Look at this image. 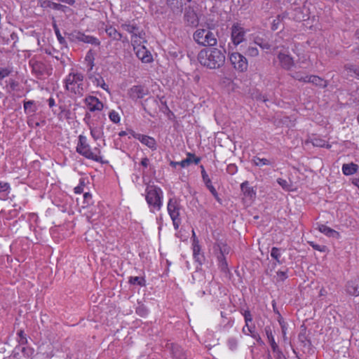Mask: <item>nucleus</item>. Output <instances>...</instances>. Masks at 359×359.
Instances as JSON below:
<instances>
[{"label":"nucleus","mask_w":359,"mask_h":359,"mask_svg":"<svg viewBox=\"0 0 359 359\" xmlns=\"http://www.w3.org/2000/svg\"><path fill=\"white\" fill-rule=\"evenodd\" d=\"M198 62L209 69H217L224 66L226 60L225 49L215 46L201 49L197 55Z\"/></svg>","instance_id":"obj_1"},{"label":"nucleus","mask_w":359,"mask_h":359,"mask_svg":"<svg viewBox=\"0 0 359 359\" xmlns=\"http://www.w3.org/2000/svg\"><path fill=\"white\" fill-rule=\"evenodd\" d=\"M76 151L87 159L97 163H103L100 148L99 147L92 148L88 143L87 137L84 135L81 134L79 135Z\"/></svg>","instance_id":"obj_2"},{"label":"nucleus","mask_w":359,"mask_h":359,"mask_svg":"<svg viewBox=\"0 0 359 359\" xmlns=\"http://www.w3.org/2000/svg\"><path fill=\"white\" fill-rule=\"evenodd\" d=\"M145 200L151 212L160 211L163 207V191L155 184H148L145 189Z\"/></svg>","instance_id":"obj_3"},{"label":"nucleus","mask_w":359,"mask_h":359,"mask_svg":"<svg viewBox=\"0 0 359 359\" xmlns=\"http://www.w3.org/2000/svg\"><path fill=\"white\" fill-rule=\"evenodd\" d=\"M66 90L77 95H82L83 93V75L79 72L69 73L65 80Z\"/></svg>","instance_id":"obj_4"},{"label":"nucleus","mask_w":359,"mask_h":359,"mask_svg":"<svg viewBox=\"0 0 359 359\" xmlns=\"http://www.w3.org/2000/svg\"><path fill=\"white\" fill-rule=\"evenodd\" d=\"M193 36L198 45L205 48L216 46L217 44L216 35L209 29H198Z\"/></svg>","instance_id":"obj_5"},{"label":"nucleus","mask_w":359,"mask_h":359,"mask_svg":"<svg viewBox=\"0 0 359 359\" xmlns=\"http://www.w3.org/2000/svg\"><path fill=\"white\" fill-rule=\"evenodd\" d=\"M229 61L233 68L239 73L247 72L248 61L245 56L238 52H233L229 55Z\"/></svg>","instance_id":"obj_6"},{"label":"nucleus","mask_w":359,"mask_h":359,"mask_svg":"<svg viewBox=\"0 0 359 359\" xmlns=\"http://www.w3.org/2000/svg\"><path fill=\"white\" fill-rule=\"evenodd\" d=\"M231 41L234 46H238L245 41L247 29L239 22H234L231 27Z\"/></svg>","instance_id":"obj_7"},{"label":"nucleus","mask_w":359,"mask_h":359,"mask_svg":"<svg viewBox=\"0 0 359 359\" xmlns=\"http://www.w3.org/2000/svg\"><path fill=\"white\" fill-rule=\"evenodd\" d=\"M83 102L88 109V113L101 111L104 109V104L97 97L88 95L85 97Z\"/></svg>","instance_id":"obj_8"},{"label":"nucleus","mask_w":359,"mask_h":359,"mask_svg":"<svg viewBox=\"0 0 359 359\" xmlns=\"http://www.w3.org/2000/svg\"><path fill=\"white\" fill-rule=\"evenodd\" d=\"M137 57L144 63L153 62V56L144 45H137L133 47Z\"/></svg>","instance_id":"obj_9"},{"label":"nucleus","mask_w":359,"mask_h":359,"mask_svg":"<svg viewBox=\"0 0 359 359\" xmlns=\"http://www.w3.org/2000/svg\"><path fill=\"white\" fill-rule=\"evenodd\" d=\"M90 114L86 112L85 114V117L83 118V121L88 126L91 137L95 140H99L102 136V128L95 126L94 123H93L90 121Z\"/></svg>","instance_id":"obj_10"},{"label":"nucleus","mask_w":359,"mask_h":359,"mask_svg":"<svg viewBox=\"0 0 359 359\" xmlns=\"http://www.w3.org/2000/svg\"><path fill=\"white\" fill-rule=\"evenodd\" d=\"M201 177H202L203 181L205 187L210 191V193L212 194V196L215 197V198L219 203H221V199L218 195V193H217L216 189L212 185V181L210 180V178L209 177L208 173L206 172L203 165H201Z\"/></svg>","instance_id":"obj_11"},{"label":"nucleus","mask_w":359,"mask_h":359,"mask_svg":"<svg viewBox=\"0 0 359 359\" xmlns=\"http://www.w3.org/2000/svg\"><path fill=\"white\" fill-rule=\"evenodd\" d=\"M149 91L141 85L132 86L128 91V95L132 100H138L143 98L148 94Z\"/></svg>","instance_id":"obj_12"},{"label":"nucleus","mask_w":359,"mask_h":359,"mask_svg":"<svg viewBox=\"0 0 359 359\" xmlns=\"http://www.w3.org/2000/svg\"><path fill=\"white\" fill-rule=\"evenodd\" d=\"M74 36L79 41H81L86 43H90L95 46H100V41L97 38L93 36L86 35L81 32H76L74 34Z\"/></svg>","instance_id":"obj_13"},{"label":"nucleus","mask_w":359,"mask_h":359,"mask_svg":"<svg viewBox=\"0 0 359 359\" xmlns=\"http://www.w3.org/2000/svg\"><path fill=\"white\" fill-rule=\"evenodd\" d=\"M278 59L280 66L285 69L290 70L294 65L293 58L287 53L282 52L279 53L278 55Z\"/></svg>","instance_id":"obj_14"},{"label":"nucleus","mask_w":359,"mask_h":359,"mask_svg":"<svg viewBox=\"0 0 359 359\" xmlns=\"http://www.w3.org/2000/svg\"><path fill=\"white\" fill-rule=\"evenodd\" d=\"M167 210L170 217L180 216V205L176 198L169 199Z\"/></svg>","instance_id":"obj_15"},{"label":"nucleus","mask_w":359,"mask_h":359,"mask_svg":"<svg viewBox=\"0 0 359 359\" xmlns=\"http://www.w3.org/2000/svg\"><path fill=\"white\" fill-rule=\"evenodd\" d=\"M346 291L351 296H359V278L348 281L346 285Z\"/></svg>","instance_id":"obj_16"},{"label":"nucleus","mask_w":359,"mask_h":359,"mask_svg":"<svg viewBox=\"0 0 359 359\" xmlns=\"http://www.w3.org/2000/svg\"><path fill=\"white\" fill-rule=\"evenodd\" d=\"M306 83H311L316 87L325 88L328 86V81L316 75H309Z\"/></svg>","instance_id":"obj_17"},{"label":"nucleus","mask_w":359,"mask_h":359,"mask_svg":"<svg viewBox=\"0 0 359 359\" xmlns=\"http://www.w3.org/2000/svg\"><path fill=\"white\" fill-rule=\"evenodd\" d=\"M318 230L329 238L339 239L341 237L339 232L326 226L325 224H319L318 226Z\"/></svg>","instance_id":"obj_18"},{"label":"nucleus","mask_w":359,"mask_h":359,"mask_svg":"<svg viewBox=\"0 0 359 359\" xmlns=\"http://www.w3.org/2000/svg\"><path fill=\"white\" fill-rule=\"evenodd\" d=\"M230 247L224 242H217L214 245V250L216 255L226 257L230 252Z\"/></svg>","instance_id":"obj_19"},{"label":"nucleus","mask_w":359,"mask_h":359,"mask_svg":"<svg viewBox=\"0 0 359 359\" xmlns=\"http://www.w3.org/2000/svg\"><path fill=\"white\" fill-rule=\"evenodd\" d=\"M139 141L142 144L147 146L148 148H149L152 151H154L157 149L156 141L152 137L142 134L141 136L139 137Z\"/></svg>","instance_id":"obj_20"},{"label":"nucleus","mask_w":359,"mask_h":359,"mask_svg":"<svg viewBox=\"0 0 359 359\" xmlns=\"http://www.w3.org/2000/svg\"><path fill=\"white\" fill-rule=\"evenodd\" d=\"M192 250L194 260L198 262L200 264H202L203 262L204 261V255L201 252V247L200 243L197 244V242H196L195 244H192Z\"/></svg>","instance_id":"obj_21"},{"label":"nucleus","mask_w":359,"mask_h":359,"mask_svg":"<svg viewBox=\"0 0 359 359\" xmlns=\"http://www.w3.org/2000/svg\"><path fill=\"white\" fill-rule=\"evenodd\" d=\"M171 353L172 359H187V355L184 351L177 344H171Z\"/></svg>","instance_id":"obj_22"},{"label":"nucleus","mask_w":359,"mask_h":359,"mask_svg":"<svg viewBox=\"0 0 359 359\" xmlns=\"http://www.w3.org/2000/svg\"><path fill=\"white\" fill-rule=\"evenodd\" d=\"M358 168V165L354 163H350L343 164L341 170L344 175L348 176L356 173Z\"/></svg>","instance_id":"obj_23"},{"label":"nucleus","mask_w":359,"mask_h":359,"mask_svg":"<svg viewBox=\"0 0 359 359\" xmlns=\"http://www.w3.org/2000/svg\"><path fill=\"white\" fill-rule=\"evenodd\" d=\"M2 86L6 93L11 94L12 92L17 90L19 86V82L14 79L10 78L5 81V85Z\"/></svg>","instance_id":"obj_24"},{"label":"nucleus","mask_w":359,"mask_h":359,"mask_svg":"<svg viewBox=\"0 0 359 359\" xmlns=\"http://www.w3.org/2000/svg\"><path fill=\"white\" fill-rule=\"evenodd\" d=\"M264 330L272 351L273 352H277L278 351V346L275 341V338L271 327L267 326Z\"/></svg>","instance_id":"obj_25"},{"label":"nucleus","mask_w":359,"mask_h":359,"mask_svg":"<svg viewBox=\"0 0 359 359\" xmlns=\"http://www.w3.org/2000/svg\"><path fill=\"white\" fill-rule=\"evenodd\" d=\"M310 142L314 147H323L327 149H330L332 147V145L328 142L318 136L312 137L310 140Z\"/></svg>","instance_id":"obj_26"},{"label":"nucleus","mask_w":359,"mask_h":359,"mask_svg":"<svg viewBox=\"0 0 359 359\" xmlns=\"http://www.w3.org/2000/svg\"><path fill=\"white\" fill-rule=\"evenodd\" d=\"M131 41L133 47H135V46L142 45L146 42V40L144 39V33L143 32L137 31L132 35Z\"/></svg>","instance_id":"obj_27"},{"label":"nucleus","mask_w":359,"mask_h":359,"mask_svg":"<svg viewBox=\"0 0 359 359\" xmlns=\"http://www.w3.org/2000/svg\"><path fill=\"white\" fill-rule=\"evenodd\" d=\"M107 34L109 37L116 41H120L122 39V34L118 32L116 28L112 26H109L105 29Z\"/></svg>","instance_id":"obj_28"},{"label":"nucleus","mask_w":359,"mask_h":359,"mask_svg":"<svg viewBox=\"0 0 359 359\" xmlns=\"http://www.w3.org/2000/svg\"><path fill=\"white\" fill-rule=\"evenodd\" d=\"M241 189L243 194L250 198H252L256 194L253 188L249 186L248 181H245L241 184Z\"/></svg>","instance_id":"obj_29"},{"label":"nucleus","mask_w":359,"mask_h":359,"mask_svg":"<svg viewBox=\"0 0 359 359\" xmlns=\"http://www.w3.org/2000/svg\"><path fill=\"white\" fill-rule=\"evenodd\" d=\"M13 72V69L12 67H0V86H3L4 79L9 77Z\"/></svg>","instance_id":"obj_30"},{"label":"nucleus","mask_w":359,"mask_h":359,"mask_svg":"<svg viewBox=\"0 0 359 359\" xmlns=\"http://www.w3.org/2000/svg\"><path fill=\"white\" fill-rule=\"evenodd\" d=\"M23 107L26 114L35 113L37 110V107L33 100L24 101Z\"/></svg>","instance_id":"obj_31"},{"label":"nucleus","mask_w":359,"mask_h":359,"mask_svg":"<svg viewBox=\"0 0 359 359\" xmlns=\"http://www.w3.org/2000/svg\"><path fill=\"white\" fill-rule=\"evenodd\" d=\"M94 60H95V53L92 50H90L87 52L85 57V62L86 63L87 67L90 70H92L94 67Z\"/></svg>","instance_id":"obj_32"},{"label":"nucleus","mask_w":359,"mask_h":359,"mask_svg":"<svg viewBox=\"0 0 359 359\" xmlns=\"http://www.w3.org/2000/svg\"><path fill=\"white\" fill-rule=\"evenodd\" d=\"M217 259L220 270L224 273H226L229 271V269L226 257L222 255H217Z\"/></svg>","instance_id":"obj_33"},{"label":"nucleus","mask_w":359,"mask_h":359,"mask_svg":"<svg viewBox=\"0 0 359 359\" xmlns=\"http://www.w3.org/2000/svg\"><path fill=\"white\" fill-rule=\"evenodd\" d=\"M108 116H109V120L112 123H114L115 124H118L121 122V116H120L119 113L118 111H116V110L112 109V110L109 111Z\"/></svg>","instance_id":"obj_34"},{"label":"nucleus","mask_w":359,"mask_h":359,"mask_svg":"<svg viewBox=\"0 0 359 359\" xmlns=\"http://www.w3.org/2000/svg\"><path fill=\"white\" fill-rule=\"evenodd\" d=\"M253 163L257 166H262V165H269L271 164L269 160L264 158H259L257 156H255L252 159Z\"/></svg>","instance_id":"obj_35"},{"label":"nucleus","mask_w":359,"mask_h":359,"mask_svg":"<svg viewBox=\"0 0 359 359\" xmlns=\"http://www.w3.org/2000/svg\"><path fill=\"white\" fill-rule=\"evenodd\" d=\"M93 82L96 86H100L107 93H109V86L105 83L102 77L96 78Z\"/></svg>","instance_id":"obj_36"},{"label":"nucleus","mask_w":359,"mask_h":359,"mask_svg":"<svg viewBox=\"0 0 359 359\" xmlns=\"http://www.w3.org/2000/svg\"><path fill=\"white\" fill-rule=\"evenodd\" d=\"M345 69L349 72L353 73L357 79H359V67L354 65H346L344 66Z\"/></svg>","instance_id":"obj_37"},{"label":"nucleus","mask_w":359,"mask_h":359,"mask_svg":"<svg viewBox=\"0 0 359 359\" xmlns=\"http://www.w3.org/2000/svg\"><path fill=\"white\" fill-rule=\"evenodd\" d=\"M220 83L224 87H231V89H234L235 83L233 81V79L230 77L224 76L221 79Z\"/></svg>","instance_id":"obj_38"},{"label":"nucleus","mask_w":359,"mask_h":359,"mask_svg":"<svg viewBox=\"0 0 359 359\" xmlns=\"http://www.w3.org/2000/svg\"><path fill=\"white\" fill-rule=\"evenodd\" d=\"M129 283L132 285H138L140 286L145 285V280L144 278L138 276H131L129 278Z\"/></svg>","instance_id":"obj_39"},{"label":"nucleus","mask_w":359,"mask_h":359,"mask_svg":"<svg viewBox=\"0 0 359 359\" xmlns=\"http://www.w3.org/2000/svg\"><path fill=\"white\" fill-rule=\"evenodd\" d=\"M86 186V179L85 178H81L79 180V184L74 187V191L76 194H80L83 192L84 187Z\"/></svg>","instance_id":"obj_40"},{"label":"nucleus","mask_w":359,"mask_h":359,"mask_svg":"<svg viewBox=\"0 0 359 359\" xmlns=\"http://www.w3.org/2000/svg\"><path fill=\"white\" fill-rule=\"evenodd\" d=\"M271 256L278 263L280 264V258L281 257L280 250L276 247H273L271 251Z\"/></svg>","instance_id":"obj_41"},{"label":"nucleus","mask_w":359,"mask_h":359,"mask_svg":"<svg viewBox=\"0 0 359 359\" xmlns=\"http://www.w3.org/2000/svg\"><path fill=\"white\" fill-rule=\"evenodd\" d=\"M254 43L262 49L268 50L270 48V45L267 42L264 41L260 37H255L254 39Z\"/></svg>","instance_id":"obj_42"},{"label":"nucleus","mask_w":359,"mask_h":359,"mask_svg":"<svg viewBox=\"0 0 359 359\" xmlns=\"http://www.w3.org/2000/svg\"><path fill=\"white\" fill-rule=\"evenodd\" d=\"M259 53V52L258 48L255 46H250L245 51L246 55H248L249 57H252L258 56Z\"/></svg>","instance_id":"obj_43"},{"label":"nucleus","mask_w":359,"mask_h":359,"mask_svg":"<svg viewBox=\"0 0 359 359\" xmlns=\"http://www.w3.org/2000/svg\"><path fill=\"white\" fill-rule=\"evenodd\" d=\"M122 27L124 30L131 34L132 35L138 31V27L135 25L125 24L122 25Z\"/></svg>","instance_id":"obj_44"},{"label":"nucleus","mask_w":359,"mask_h":359,"mask_svg":"<svg viewBox=\"0 0 359 359\" xmlns=\"http://www.w3.org/2000/svg\"><path fill=\"white\" fill-rule=\"evenodd\" d=\"M170 165L173 168H175L177 165H180L182 168H185L190 165V161L189 159H184L180 162L170 161Z\"/></svg>","instance_id":"obj_45"},{"label":"nucleus","mask_w":359,"mask_h":359,"mask_svg":"<svg viewBox=\"0 0 359 359\" xmlns=\"http://www.w3.org/2000/svg\"><path fill=\"white\" fill-rule=\"evenodd\" d=\"M11 191V185L8 182L0 181V193L9 194Z\"/></svg>","instance_id":"obj_46"},{"label":"nucleus","mask_w":359,"mask_h":359,"mask_svg":"<svg viewBox=\"0 0 359 359\" xmlns=\"http://www.w3.org/2000/svg\"><path fill=\"white\" fill-rule=\"evenodd\" d=\"M187 158L186 159H189L190 161V164L191 163H194V164L196 165H198L200 161H201V158L200 157H198L196 156L194 154H192V153H190V152H188L187 154Z\"/></svg>","instance_id":"obj_47"},{"label":"nucleus","mask_w":359,"mask_h":359,"mask_svg":"<svg viewBox=\"0 0 359 359\" xmlns=\"http://www.w3.org/2000/svg\"><path fill=\"white\" fill-rule=\"evenodd\" d=\"M254 332H255V327L252 325H250L249 323L248 324L245 323V325L243 328V332L245 334L251 335L252 337H254V335L252 334Z\"/></svg>","instance_id":"obj_48"},{"label":"nucleus","mask_w":359,"mask_h":359,"mask_svg":"<svg viewBox=\"0 0 359 359\" xmlns=\"http://www.w3.org/2000/svg\"><path fill=\"white\" fill-rule=\"evenodd\" d=\"M227 346L231 351H234L238 347V341L235 338H230L227 341Z\"/></svg>","instance_id":"obj_49"},{"label":"nucleus","mask_w":359,"mask_h":359,"mask_svg":"<svg viewBox=\"0 0 359 359\" xmlns=\"http://www.w3.org/2000/svg\"><path fill=\"white\" fill-rule=\"evenodd\" d=\"M309 75L304 76L301 72H295L292 75V76L299 81L306 83V80Z\"/></svg>","instance_id":"obj_50"},{"label":"nucleus","mask_w":359,"mask_h":359,"mask_svg":"<svg viewBox=\"0 0 359 359\" xmlns=\"http://www.w3.org/2000/svg\"><path fill=\"white\" fill-rule=\"evenodd\" d=\"M309 244L316 250L321 252H325L327 247L325 245H320L315 243L313 241H309Z\"/></svg>","instance_id":"obj_51"},{"label":"nucleus","mask_w":359,"mask_h":359,"mask_svg":"<svg viewBox=\"0 0 359 359\" xmlns=\"http://www.w3.org/2000/svg\"><path fill=\"white\" fill-rule=\"evenodd\" d=\"M278 280L283 281L287 278V271H278L276 273Z\"/></svg>","instance_id":"obj_52"},{"label":"nucleus","mask_w":359,"mask_h":359,"mask_svg":"<svg viewBox=\"0 0 359 359\" xmlns=\"http://www.w3.org/2000/svg\"><path fill=\"white\" fill-rule=\"evenodd\" d=\"M136 313L141 317H145L148 314V311L144 306H140L137 309Z\"/></svg>","instance_id":"obj_53"},{"label":"nucleus","mask_w":359,"mask_h":359,"mask_svg":"<svg viewBox=\"0 0 359 359\" xmlns=\"http://www.w3.org/2000/svg\"><path fill=\"white\" fill-rule=\"evenodd\" d=\"M243 315L245 319V323L246 324H248L252 321V317L249 310L245 311Z\"/></svg>","instance_id":"obj_54"},{"label":"nucleus","mask_w":359,"mask_h":359,"mask_svg":"<svg viewBox=\"0 0 359 359\" xmlns=\"http://www.w3.org/2000/svg\"><path fill=\"white\" fill-rule=\"evenodd\" d=\"M54 29H55V35L57 36L58 41L60 43H65V40L64 37L62 36L60 32L59 29L57 27L56 25H54Z\"/></svg>","instance_id":"obj_55"},{"label":"nucleus","mask_w":359,"mask_h":359,"mask_svg":"<svg viewBox=\"0 0 359 359\" xmlns=\"http://www.w3.org/2000/svg\"><path fill=\"white\" fill-rule=\"evenodd\" d=\"M170 218L172 221V224H173L174 229L175 230H177L179 229L180 223H181V219L180 218V216L175 217H170Z\"/></svg>","instance_id":"obj_56"},{"label":"nucleus","mask_w":359,"mask_h":359,"mask_svg":"<svg viewBox=\"0 0 359 359\" xmlns=\"http://www.w3.org/2000/svg\"><path fill=\"white\" fill-rule=\"evenodd\" d=\"M282 20H283V18L280 15H278L276 19L273 20V23H272V27H271L273 30H276L278 29V24L280 23V22Z\"/></svg>","instance_id":"obj_57"},{"label":"nucleus","mask_w":359,"mask_h":359,"mask_svg":"<svg viewBox=\"0 0 359 359\" xmlns=\"http://www.w3.org/2000/svg\"><path fill=\"white\" fill-rule=\"evenodd\" d=\"M277 182L284 189L288 190V183L287 180L279 178L278 179Z\"/></svg>","instance_id":"obj_58"},{"label":"nucleus","mask_w":359,"mask_h":359,"mask_svg":"<svg viewBox=\"0 0 359 359\" xmlns=\"http://www.w3.org/2000/svg\"><path fill=\"white\" fill-rule=\"evenodd\" d=\"M84 203L89 205L92 202V196L88 192H85L83 194Z\"/></svg>","instance_id":"obj_59"},{"label":"nucleus","mask_w":359,"mask_h":359,"mask_svg":"<svg viewBox=\"0 0 359 359\" xmlns=\"http://www.w3.org/2000/svg\"><path fill=\"white\" fill-rule=\"evenodd\" d=\"M187 18H190L191 20V25L192 26H196L197 24H198V20L196 19V14L195 13H191V15H187Z\"/></svg>","instance_id":"obj_60"},{"label":"nucleus","mask_w":359,"mask_h":359,"mask_svg":"<svg viewBox=\"0 0 359 359\" xmlns=\"http://www.w3.org/2000/svg\"><path fill=\"white\" fill-rule=\"evenodd\" d=\"M128 135H130V136L129 137V138H130L131 137H134L135 139H137L139 140V137L141 136L142 134L140 133H135L134 130H128Z\"/></svg>","instance_id":"obj_61"},{"label":"nucleus","mask_w":359,"mask_h":359,"mask_svg":"<svg viewBox=\"0 0 359 359\" xmlns=\"http://www.w3.org/2000/svg\"><path fill=\"white\" fill-rule=\"evenodd\" d=\"M149 158L147 157H144V158H142L140 164L144 168H147L148 165H149Z\"/></svg>","instance_id":"obj_62"},{"label":"nucleus","mask_w":359,"mask_h":359,"mask_svg":"<svg viewBox=\"0 0 359 359\" xmlns=\"http://www.w3.org/2000/svg\"><path fill=\"white\" fill-rule=\"evenodd\" d=\"M191 239H192V244H195L196 242H197V244L199 243V241H198V238L196 237L195 231L194 230L192 231Z\"/></svg>","instance_id":"obj_63"},{"label":"nucleus","mask_w":359,"mask_h":359,"mask_svg":"<svg viewBox=\"0 0 359 359\" xmlns=\"http://www.w3.org/2000/svg\"><path fill=\"white\" fill-rule=\"evenodd\" d=\"M48 103L50 107H53V106L55 105V101L53 97H50L48 100Z\"/></svg>","instance_id":"obj_64"}]
</instances>
